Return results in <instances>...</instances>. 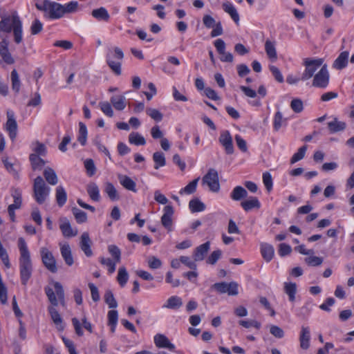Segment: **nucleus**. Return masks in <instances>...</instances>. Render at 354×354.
<instances>
[{
    "mask_svg": "<svg viewBox=\"0 0 354 354\" xmlns=\"http://www.w3.org/2000/svg\"><path fill=\"white\" fill-rule=\"evenodd\" d=\"M53 286L56 295L54 290L48 286L46 287L44 289L46 296L53 306L48 307V312L57 328L59 330H63L64 326L62 324V318L58 311L55 308V306L58 305V299L62 305H64V291L62 285L59 282L55 281Z\"/></svg>",
    "mask_w": 354,
    "mask_h": 354,
    "instance_id": "obj_1",
    "label": "nucleus"
},
{
    "mask_svg": "<svg viewBox=\"0 0 354 354\" xmlns=\"http://www.w3.org/2000/svg\"><path fill=\"white\" fill-rule=\"evenodd\" d=\"M18 248L20 252L19 259L20 278L21 283L26 286L32 276L33 268L30 253L24 239L22 237L18 239Z\"/></svg>",
    "mask_w": 354,
    "mask_h": 354,
    "instance_id": "obj_2",
    "label": "nucleus"
},
{
    "mask_svg": "<svg viewBox=\"0 0 354 354\" xmlns=\"http://www.w3.org/2000/svg\"><path fill=\"white\" fill-rule=\"evenodd\" d=\"M13 30L14 39L17 44L22 41V23L17 12L11 16H1L0 21V33L4 36Z\"/></svg>",
    "mask_w": 354,
    "mask_h": 354,
    "instance_id": "obj_3",
    "label": "nucleus"
},
{
    "mask_svg": "<svg viewBox=\"0 0 354 354\" xmlns=\"http://www.w3.org/2000/svg\"><path fill=\"white\" fill-rule=\"evenodd\" d=\"M32 189L33 197L39 205L46 201L50 191V188L46 184L41 176H37L35 178Z\"/></svg>",
    "mask_w": 354,
    "mask_h": 354,
    "instance_id": "obj_4",
    "label": "nucleus"
},
{
    "mask_svg": "<svg viewBox=\"0 0 354 354\" xmlns=\"http://www.w3.org/2000/svg\"><path fill=\"white\" fill-rule=\"evenodd\" d=\"M106 64L111 69V71L117 75H120L122 73L121 66L122 61L124 58V53L122 50L118 48H114V54L107 53Z\"/></svg>",
    "mask_w": 354,
    "mask_h": 354,
    "instance_id": "obj_5",
    "label": "nucleus"
},
{
    "mask_svg": "<svg viewBox=\"0 0 354 354\" xmlns=\"http://www.w3.org/2000/svg\"><path fill=\"white\" fill-rule=\"evenodd\" d=\"M324 59L322 58L318 59H310L306 58L304 59V65L305 66V70L301 75V80L302 81L308 80L315 75V71L320 67L322 66Z\"/></svg>",
    "mask_w": 354,
    "mask_h": 354,
    "instance_id": "obj_6",
    "label": "nucleus"
},
{
    "mask_svg": "<svg viewBox=\"0 0 354 354\" xmlns=\"http://www.w3.org/2000/svg\"><path fill=\"white\" fill-rule=\"evenodd\" d=\"M41 261L44 267L52 273L57 272L56 259L53 253L46 247H42L39 250Z\"/></svg>",
    "mask_w": 354,
    "mask_h": 354,
    "instance_id": "obj_7",
    "label": "nucleus"
},
{
    "mask_svg": "<svg viewBox=\"0 0 354 354\" xmlns=\"http://www.w3.org/2000/svg\"><path fill=\"white\" fill-rule=\"evenodd\" d=\"M203 184L207 185L209 190L218 192L220 190L218 174L215 169L211 168L202 179Z\"/></svg>",
    "mask_w": 354,
    "mask_h": 354,
    "instance_id": "obj_8",
    "label": "nucleus"
},
{
    "mask_svg": "<svg viewBox=\"0 0 354 354\" xmlns=\"http://www.w3.org/2000/svg\"><path fill=\"white\" fill-rule=\"evenodd\" d=\"M329 78L327 65L324 64L318 73L314 75L312 85L314 87L325 88L329 84Z\"/></svg>",
    "mask_w": 354,
    "mask_h": 354,
    "instance_id": "obj_9",
    "label": "nucleus"
},
{
    "mask_svg": "<svg viewBox=\"0 0 354 354\" xmlns=\"http://www.w3.org/2000/svg\"><path fill=\"white\" fill-rule=\"evenodd\" d=\"M238 286V283L234 281L230 283L220 282L213 284L212 288L220 294L227 293L228 295L235 296L239 293Z\"/></svg>",
    "mask_w": 354,
    "mask_h": 354,
    "instance_id": "obj_10",
    "label": "nucleus"
},
{
    "mask_svg": "<svg viewBox=\"0 0 354 354\" xmlns=\"http://www.w3.org/2000/svg\"><path fill=\"white\" fill-rule=\"evenodd\" d=\"M0 37L2 39L0 42V55L6 64H12L15 63V59L8 50V41L2 33H0Z\"/></svg>",
    "mask_w": 354,
    "mask_h": 354,
    "instance_id": "obj_11",
    "label": "nucleus"
},
{
    "mask_svg": "<svg viewBox=\"0 0 354 354\" xmlns=\"http://www.w3.org/2000/svg\"><path fill=\"white\" fill-rule=\"evenodd\" d=\"M7 118L6 129L8 132L10 138L13 141L15 140L17 134V123L15 118L14 113L12 111L7 112Z\"/></svg>",
    "mask_w": 354,
    "mask_h": 354,
    "instance_id": "obj_12",
    "label": "nucleus"
},
{
    "mask_svg": "<svg viewBox=\"0 0 354 354\" xmlns=\"http://www.w3.org/2000/svg\"><path fill=\"white\" fill-rule=\"evenodd\" d=\"M220 144L224 147L227 154L234 153V146L232 136L229 131H223L218 138Z\"/></svg>",
    "mask_w": 354,
    "mask_h": 354,
    "instance_id": "obj_13",
    "label": "nucleus"
},
{
    "mask_svg": "<svg viewBox=\"0 0 354 354\" xmlns=\"http://www.w3.org/2000/svg\"><path fill=\"white\" fill-rule=\"evenodd\" d=\"M163 211L164 213L161 217V223L169 232H171L173 225L172 216L174 213V208L171 205H166Z\"/></svg>",
    "mask_w": 354,
    "mask_h": 354,
    "instance_id": "obj_14",
    "label": "nucleus"
},
{
    "mask_svg": "<svg viewBox=\"0 0 354 354\" xmlns=\"http://www.w3.org/2000/svg\"><path fill=\"white\" fill-rule=\"evenodd\" d=\"M48 17L50 19H59L64 15V6L49 1L48 11Z\"/></svg>",
    "mask_w": 354,
    "mask_h": 354,
    "instance_id": "obj_15",
    "label": "nucleus"
},
{
    "mask_svg": "<svg viewBox=\"0 0 354 354\" xmlns=\"http://www.w3.org/2000/svg\"><path fill=\"white\" fill-rule=\"evenodd\" d=\"M59 223V228L64 237H73L77 234V230L72 228L69 221L66 218H61Z\"/></svg>",
    "mask_w": 354,
    "mask_h": 354,
    "instance_id": "obj_16",
    "label": "nucleus"
},
{
    "mask_svg": "<svg viewBox=\"0 0 354 354\" xmlns=\"http://www.w3.org/2000/svg\"><path fill=\"white\" fill-rule=\"evenodd\" d=\"M210 248V242L207 241L196 247L193 253V257L195 261H203Z\"/></svg>",
    "mask_w": 354,
    "mask_h": 354,
    "instance_id": "obj_17",
    "label": "nucleus"
},
{
    "mask_svg": "<svg viewBox=\"0 0 354 354\" xmlns=\"http://www.w3.org/2000/svg\"><path fill=\"white\" fill-rule=\"evenodd\" d=\"M92 242L88 232H84L80 237V246L86 257H91L93 252L91 248Z\"/></svg>",
    "mask_w": 354,
    "mask_h": 354,
    "instance_id": "obj_18",
    "label": "nucleus"
},
{
    "mask_svg": "<svg viewBox=\"0 0 354 354\" xmlns=\"http://www.w3.org/2000/svg\"><path fill=\"white\" fill-rule=\"evenodd\" d=\"M310 331L308 326H302L299 335L300 347L306 350L310 346Z\"/></svg>",
    "mask_w": 354,
    "mask_h": 354,
    "instance_id": "obj_19",
    "label": "nucleus"
},
{
    "mask_svg": "<svg viewBox=\"0 0 354 354\" xmlns=\"http://www.w3.org/2000/svg\"><path fill=\"white\" fill-rule=\"evenodd\" d=\"M154 343L158 348H168L170 351H174L175 348V346L162 334H157L154 336Z\"/></svg>",
    "mask_w": 354,
    "mask_h": 354,
    "instance_id": "obj_20",
    "label": "nucleus"
},
{
    "mask_svg": "<svg viewBox=\"0 0 354 354\" xmlns=\"http://www.w3.org/2000/svg\"><path fill=\"white\" fill-rule=\"evenodd\" d=\"M60 252L66 264L71 266L74 263V259L70 245L68 243L60 245Z\"/></svg>",
    "mask_w": 354,
    "mask_h": 354,
    "instance_id": "obj_21",
    "label": "nucleus"
},
{
    "mask_svg": "<svg viewBox=\"0 0 354 354\" xmlns=\"http://www.w3.org/2000/svg\"><path fill=\"white\" fill-rule=\"evenodd\" d=\"M348 51H343L342 52L337 58L334 61L333 64V67L337 70H342L348 64Z\"/></svg>",
    "mask_w": 354,
    "mask_h": 354,
    "instance_id": "obj_22",
    "label": "nucleus"
},
{
    "mask_svg": "<svg viewBox=\"0 0 354 354\" xmlns=\"http://www.w3.org/2000/svg\"><path fill=\"white\" fill-rule=\"evenodd\" d=\"M261 253L264 260L269 262L274 257V250L272 245L263 243L261 244Z\"/></svg>",
    "mask_w": 354,
    "mask_h": 354,
    "instance_id": "obj_23",
    "label": "nucleus"
},
{
    "mask_svg": "<svg viewBox=\"0 0 354 354\" xmlns=\"http://www.w3.org/2000/svg\"><path fill=\"white\" fill-rule=\"evenodd\" d=\"M183 306V300L178 296H171L163 304L162 308L177 310Z\"/></svg>",
    "mask_w": 354,
    "mask_h": 354,
    "instance_id": "obj_24",
    "label": "nucleus"
},
{
    "mask_svg": "<svg viewBox=\"0 0 354 354\" xmlns=\"http://www.w3.org/2000/svg\"><path fill=\"white\" fill-rule=\"evenodd\" d=\"M327 124L331 133L342 131L346 128V122L339 121L337 118H335L332 121L328 122Z\"/></svg>",
    "mask_w": 354,
    "mask_h": 354,
    "instance_id": "obj_25",
    "label": "nucleus"
},
{
    "mask_svg": "<svg viewBox=\"0 0 354 354\" xmlns=\"http://www.w3.org/2000/svg\"><path fill=\"white\" fill-rule=\"evenodd\" d=\"M223 10L229 14L233 21L239 24V15L235 8V7L230 2L226 1L223 3Z\"/></svg>",
    "mask_w": 354,
    "mask_h": 354,
    "instance_id": "obj_26",
    "label": "nucleus"
},
{
    "mask_svg": "<svg viewBox=\"0 0 354 354\" xmlns=\"http://www.w3.org/2000/svg\"><path fill=\"white\" fill-rule=\"evenodd\" d=\"M118 179L120 183L127 190L136 192V183L129 176L126 175H119Z\"/></svg>",
    "mask_w": 354,
    "mask_h": 354,
    "instance_id": "obj_27",
    "label": "nucleus"
},
{
    "mask_svg": "<svg viewBox=\"0 0 354 354\" xmlns=\"http://www.w3.org/2000/svg\"><path fill=\"white\" fill-rule=\"evenodd\" d=\"M248 196V192L241 186H236L230 193V198L235 201H241Z\"/></svg>",
    "mask_w": 354,
    "mask_h": 354,
    "instance_id": "obj_28",
    "label": "nucleus"
},
{
    "mask_svg": "<svg viewBox=\"0 0 354 354\" xmlns=\"http://www.w3.org/2000/svg\"><path fill=\"white\" fill-rule=\"evenodd\" d=\"M87 193L93 201L98 202L100 200V189L95 183H90L86 186Z\"/></svg>",
    "mask_w": 354,
    "mask_h": 354,
    "instance_id": "obj_29",
    "label": "nucleus"
},
{
    "mask_svg": "<svg viewBox=\"0 0 354 354\" xmlns=\"http://www.w3.org/2000/svg\"><path fill=\"white\" fill-rule=\"evenodd\" d=\"M44 176L47 183L52 185H55L58 183L57 176L51 167H46L44 171Z\"/></svg>",
    "mask_w": 354,
    "mask_h": 354,
    "instance_id": "obj_30",
    "label": "nucleus"
},
{
    "mask_svg": "<svg viewBox=\"0 0 354 354\" xmlns=\"http://www.w3.org/2000/svg\"><path fill=\"white\" fill-rule=\"evenodd\" d=\"M92 16L97 20L108 21L110 18V15L104 7H100L97 9H94L92 11Z\"/></svg>",
    "mask_w": 354,
    "mask_h": 354,
    "instance_id": "obj_31",
    "label": "nucleus"
},
{
    "mask_svg": "<svg viewBox=\"0 0 354 354\" xmlns=\"http://www.w3.org/2000/svg\"><path fill=\"white\" fill-rule=\"evenodd\" d=\"M241 205L246 212L253 208L259 209L261 207L260 202L257 197H251L249 200L241 202Z\"/></svg>",
    "mask_w": 354,
    "mask_h": 354,
    "instance_id": "obj_32",
    "label": "nucleus"
},
{
    "mask_svg": "<svg viewBox=\"0 0 354 354\" xmlns=\"http://www.w3.org/2000/svg\"><path fill=\"white\" fill-rule=\"evenodd\" d=\"M55 198L57 205L59 207L64 206L67 200V194L64 188L59 185L56 188Z\"/></svg>",
    "mask_w": 354,
    "mask_h": 354,
    "instance_id": "obj_33",
    "label": "nucleus"
},
{
    "mask_svg": "<svg viewBox=\"0 0 354 354\" xmlns=\"http://www.w3.org/2000/svg\"><path fill=\"white\" fill-rule=\"evenodd\" d=\"M32 169L33 170H41L45 165V161L37 154H30L29 157Z\"/></svg>",
    "mask_w": 354,
    "mask_h": 354,
    "instance_id": "obj_34",
    "label": "nucleus"
},
{
    "mask_svg": "<svg viewBox=\"0 0 354 354\" xmlns=\"http://www.w3.org/2000/svg\"><path fill=\"white\" fill-rule=\"evenodd\" d=\"M265 50L268 57L272 61H276L277 59V50L274 43L270 40H267L265 43Z\"/></svg>",
    "mask_w": 354,
    "mask_h": 354,
    "instance_id": "obj_35",
    "label": "nucleus"
},
{
    "mask_svg": "<svg viewBox=\"0 0 354 354\" xmlns=\"http://www.w3.org/2000/svg\"><path fill=\"white\" fill-rule=\"evenodd\" d=\"M104 192L112 201L119 199L118 191L111 183L107 182L105 183Z\"/></svg>",
    "mask_w": 354,
    "mask_h": 354,
    "instance_id": "obj_36",
    "label": "nucleus"
},
{
    "mask_svg": "<svg viewBox=\"0 0 354 354\" xmlns=\"http://www.w3.org/2000/svg\"><path fill=\"white\" fill-rule=\"evenodd\" d=\"M111 102L116 110L122 111L126 106V99L122 95L113 96Z\"/></svg>",
    "mask_w": 354,
    "mask_h": 354,
    "instance_id": "obj_37",
    "label": "nucleus"
},
{
    "mask_svg": "<svg viewBox=\"0 0 354 354\" xmlns=\"http://www.w3.org/2000/svg\"><path fill=\"white\" fill-rule=\"evenodd\" d=\"M284 291L288 295L289 300L293 302L295 300V295L297 292V285L295 283H285Z\"/></svg>",
    "mask_w": 354,
    "mask_h": 354,
    "instance_id": "obj_38",
    "label": "nucleus"
},
{
    "mask_svg": "<svg viewBox=\"0 0 354 354\" xmlns=\"http://www.w3.org/2000/svg\"><path fill=\"white\" fill-rule=\"evenodd\" d=\"M189 207L191 212L194 213L205 210V205L198 198H194L189 201Z\"/></svg>",
    "mask_w": 354,
    "mask_h": 354,
    "instance_id": "obj_39",
    "label": "nucleus"
},
{
    "mask_svg": "<svg viewBox=\"0 0 354 354\" xmlns=\"http://www.w3.org/2000/svg\"><path fill=\"white\" fill-rule=\"evenodd\" d=\"M129 142L135 145H145L146 140L143 136L138 133L132 132L129 136Z\"/></svg>",
    "mask_w": 354,
    "mask_h": 354,
    "instance_id": "obj_40",
    "label": "nucleus"
},
{
    "mask_svg": "<svg viewBox=\"0 0 354 354\" xmlns=\"http://www.w3.org/2000/svg\"><path fill=\"white\" fill-rule=\"evenodd\" d=\"M153 160L155 162L154 168L159 169L160 167H164L166 165V160L165 155L162 152L156 151L153 154Z\"/></svg>",
    "mask_w": 354,
    "mask_h": 354,
    "instance_id": "obj_41",
    "label": "nucleus"
},
{
    "mask_svg": "<svg viewBox=\"0 0 354 354\" xmlns=\"http://www.w3.org/2000/svg\"><path fill=\"white\" fill-rule=\"evenodd\" d=\"M107 249L109 253L113 258L111 259L115 262L120 263L121 261L122 254L120 249L115 245H109Z\"/></svg>",
    "mask_w": 354,
    "mask_h": 354,
    "instance_id": "obj_42",
    "label": "nucleus"
},
{
    "mask_svg": "<svg viewBox=\"0 0 354 354\" xmlns=\"http://www.w3.org/2000/svg\"><path fill=\"white\" fill-rule=\"evenodd\" d=\"M199 180V178H197L192 181H191L187 186L184 188L181 189L179 192L180 194H192L196 192V187L198 185V182Z\"/></svg>",
    "mask_w": 354,
    "mask_h": 354,
    "instance_id": "obj_43",
    "label": "nucleus"
},
{
    "mask_svg": "<svg viewBox=\"0 0 354 354\" xmlns=\"http://www.w3.org/2000/svg\"><path fill=\"white\" fill-rule=\"evenodd\" d=\"M129 279V274L126 270V268L122 266L118 269V273L117 277V280L119 284L123 287L127 283Z\"/></svg>",
    "mask_w": 354,
    "mask_h": 354,
    "instance_id": "obj_44",
    "label": "nucleus"
},
{
    "mask_svg": "<svg viewBox=\"0 0 354 354\" xmlns=\"http://www.w3.org/2000/svg\"><path fill=\"white\" fill-rule=\"evenodd\" d=\"M79 136L77 140L82 146H84L86 143L87 129L86 125L82 122H79Z\"/></svg>",
    "mask_w": 354,
    "mask_h": 354,
    "instance_id": "obj_45",
    "label": "nucleus"
},
{
    "mask_svg": "<svg viewBox=\"0 0 354 354\" xmlns=\"http://www.w3.org/2000/svg\"><path fill=\"white\" fill-rule=\"evenodd\" d=\"M100 262L102 265L108 267V272L112 274L115 270L116 264L118 263L110 258L100 257Z\"/></svg>",
    "mask_w": 354,
    "mask_h": 354,
    "instance_id": "obj_46",
    "label": "nucleus"
},
{
    "mask_svg": "<svg viewBox=\"0 0 354 354\" xmlns=\"http://www.w3.org/2000/svg\"><path fill=\"white\" fill-rule=\"evenodd\" d=\"M72 212L78 223H83L87 221V214L77 207H73Z\"/></svg>",
    "mask_w": 354,
    "mask_h": 354,
    "instance_id": "obj_47",
    "label": "nucleus"
},
{
    "mask_svg": "<svg viewBox=\"0 0 354 354\" xmlns=\"http://www.w3.org/2000/svg\"><path fill=\"white\" fill-rule=\"evenodd\" d=\"M104 301L110 308H115L118 303L111 290H107L104 294Z\"/></svg>",
    "mask_w": 354,
    "mask_h": 354,
    "instance_id": "obj_48",
    "label": "nucleus"
},
{
    "mask_svg": "<svg viewBox=\"0 0 354 354\" xmlns=\"http://www.w3.org/2000/svg\"><path fill=\"white\" fill-rule=\"evenodd\" d=\"M10 77L12 90L16 93H19L20 90L21 82L19 80L18 73L15 69L12 70V71L11 72Z\"/></svg>",
    "mask_w": 354,
    "mask_h": 354,
    "instance_id": "obj_49",
    "label": "nucleus"
},
{
    "mask_svg": "<svg viewBox=\"0 0 354 354\" xmlns=\"http://www.w3.org/2000/svg\"><path fill=\"white\" fill-rule=\"evenodd\" d=\"M307 150V146L304 145L298 149V151L295 153L290 159V163L294 164L301 159H303L305 156L306 151Z\"/></svg>",
    "mask_w": 354,
    "mask_h": 354,
    "instance_id": "obj_50",
    "label": "nucleus"
},
{
    "mask_svg": "<svg viewBox=\"0 0 354 354\" xmlns=\"http://www.w3.org/2000/svg\"><path fill=\"white\" fill-rule=\"evenodd\" d=\"M146 113L151 118L156 122H160L162 120L163 115L158 109L147 108Z\"/></svg>",
    "mask_w": 354,
    "mask_h": 354,
    "instance_id": "obj_51",
    "label": "nucleus"
},
{
    "mask_svg": "<svg viewBox=\"0 0 354 354\" xmlns=\"http://www.w3.org/2000/svg\"><path fill=\"white\" fill-rule=\"evenodd\" d=\"M101 111L107 116L111 118L113 116V111L111 105L108 102H100L99 103Z\"/></svg>",
    "mask_w": 354,
    "mask_h": 354,
    "instance_id": "obj_52",
    "label": "nucleus"
},
{
    "mask_svg": "<svg viewBox=\"0 0 354 354\" xmlns=\"http://www.w3.org/2000/svg\"><path fill=\"white\" fill-rule=\"evenodd\" d=\"M10 194L13 198L14 203L21 206L22 204V194L19 188L12 187L10 189Z\"/></svg>",
    "mask_w": 354,
    "mask_h": 354,
    "instance_id": "obj_53",
    "label": "nucleus"
},
{
    "mask_svg": "<svg viewBox=\"0 0 354 354\" xmlns=\"http://www.w3.org/2000/svg\"><path fill=\"white\" fill-rule=\"evenodd\" d=\"M222 255V251L221 250H216L213 251L211 254L208 257L206 260V263L210 265H214L217 261L221 258Z\"/></svg>",
    "mask_w": 354,
    "mask_h": 354,
    "instance_id": "obj_54",
    "label": "nucleus"
},
{
    "mask_svg": "<svg viewBox=\"0 0 354 354\" xmlns=\"http://www.w3.org/2000/svg\"><path fill=\"white\" fill-rule=\"evenodd\" d=\"M290 107L295 113H301L304 109L303 102L301 99H293L290 102Z\"/></svg>",
    "mask_w": 354,
    "mask_h": 354,
    "instance_id": "obj_55",
    "label": "nucleus"
},
{
    "mask_svg": "<svg viewBox=\"0 0 354 354\" xmlns=\"http://www.w3.org/2000/svg\"><path fill=\"white\" fill-rule=\"evenodd\" d=\"M84 167L89 176H93L95 174L96 168L92 159H86L84 161Z\"/></svg>",
    "mask_w": 354,
    "mask_h": 354,
    "instance_id": "obj_56",
    "label": "nucleus"
},
{
    "mask_svg": "<svg viewBox=\"0 0 354 354\" xmlns=\"http://www.w3.org/2000/svg\"><path fill=\"white\" fill-rule=\"evenodd\" d=\"M305 262L310 266H319L323 262V259L319 257L310 256L305 259Z\"/></svg>",
    "mask_w": 354,
    "mask_h": 354,
    "instance_id": "obj_57",
    "label": "nucleus"
},
{
    "mask_svg": "<svg viewBox=\"0 0 354 354\" xmlns=\"http://www.w3.org/2000/svg\"><path fill=\"white\" fill-rule=\"evenodd\" d=\"M147 263L151 269H158L162 266V261L155 256L149 257Z\"/></svg>",
    "mask_w": 354,
    "mask_h": 354,
    "instance_id": "obj_58",
    "label": "nucleus"
},
{
    "mask_svg": "<svg viewBox=\"0 0 354 354\" xmlns=\"http://www.w3.org/2000/svg\"><path fill=\"white\" fill-rule=\"evenodd\" d=\"M283 115L280 111H277L274 117L273 127L274 129L277 131L282 126Z\"/></svg>",
    "mask_w": 354,
    "mask_h": 354,
    "instance_id": "obj_59",
    "label": "nucleus"
},
{
    "mask_svg": "<svg viewBox=\"0 0 354 354\" xmlns=\"http://www.w3.org/2000/svg\"><path fill=\"white\" fill-rule=\"evenodd\" d=\"M269 68L274 79L278 82L282 83L283 82V77L279 69L277 66L273 65L270 66Z\"/></svg>",
    "mask_w": 354,
    "mask_h": 354,
    "instance_id": "obj_60",
    "label": "nucleus"
},
{
    "mask_svg": "<svg viewBox=\"0 0 354 354\" xmlns=\"http://www.w3.org/2000/svg\"><path fill=\"white\" fill-rule=\"evenodd\" d=\"M180 261L182 263L185 264L192 270H196L197 268V265L195 263V261H192L189 257L182 256L180 257Z\"/></svg>",
    "mask_w": 354,
    "mask_h": 354,
    "instance_id": "obj_61",
    "label": "nucleus"
},
{
    "mask_svg": "<svg viewBox=\"0 0 354 354\" xmlns=\"http://www.w3.org/2000/svg\"><path fill=\"white\" fill-rule=\"evenodd\" d=\"M263 182L266 189L270 192L272 189V178L269 172L263 174Z\"/></svg>",
    "mask_w": 354,
    "mask_h": 354,
    "instance_id": "obj_62",
    "label": "nucleus"
},
{
    "mask_svg": "<svg viewBox=\"0 0 354 354\" xmlns=\"http://www.w3.org/2000/svg\"><path fill=\"white\" fill-rule=\"evenodd\" d=\"M203 23L207 28H214L216 22L214 19L209 15H205L203 17Z\"/></svg>",
    "mask_w": 354,
    "mask_h": 354,
    "instance_id": "obj_63",
    "label": "nucleus"
},
{
    "mask_svg": "<svg viewBox=\"0 0 354 354\" xmlns=\"http://www.w3.org/2000/svg\"><path fill=\"white\" fill-rule=\"evenodd\" d=\"M270 333L277 338H282L284 336V332L280 327L272 325L270 328Z\"/></svg>",
    "mask_w": 354,
    "mask_h": 354,
    "instance_id": "obj_64",
    "label": "nucleus"
}]
</instances>
